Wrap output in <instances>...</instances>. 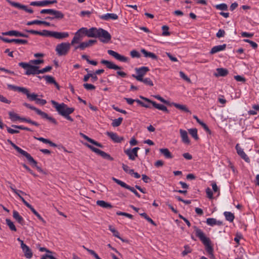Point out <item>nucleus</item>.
Here are the masks:
<instances>
[{
	"label": "nucleus",
	"mask_w": 259,
	"mask_h": 259,
	"mask_svg": "<svg viewBox=\"0 0 259 259\" xmlns=\"http://www.w3.org/2000/svg\"><path fill=\"white\" fill-rule=\"evenodd\" d=\"M85 36L88 37L98 38L103 43H108L111 39L110 34L102 28L91 27L88 29L87 27H81L75 33L71 44L73 46L79 43Z\"/></svg>",
	"instance_id": "obj_1"
},
{
	"label": "nucleus",
	"mask_w": 259,
	"mask_h": 259,
	"mask_svg": "<svg viewBox=\"0 0 259 259\" xmlns=\"http://www.w3.org/2000/svg\"><path fill=\"white\" fill-rule=\"evenodd\" d=\"M18 65L25 70V74L27 75H36L40 73H44L51 70L52 67L48 66L41 69H39V67L37 65H31L27 62H19Z\"/></svg>",
	"instance_id": "obj_2"
},
{
	"label": "nucleus",
	"mask_w": 259,
	"mask_h": 259,
	"mask_svg": "<svg viewBox=\"0 0 259 259\" xmlns=\"http://www.w3.org/2000/svg\"><path fill=\"white\" fill-rule=\"evenodd\" d=\"M193 228L194 230L196 237L199 238L200 240L205 246L206 252L210 255V258L213 257V248L211 245V241L210 239L207 237L203 231L197 226H194Z\"/></svg>",
	"instance_id": "obj_3"
},
{
	"label": "nucleus",
	"mask_w": 259,
	"mask_h": 259,
	"mask_svg": "<svg viewBox=\"0 0 259 259\" xmlns=\"http://www.w3.org/2000/svg\"><path fill=\"white\" fill-rule=\"evenodd\" d=\"M8 88L14 91L21 92L26 95L27 98L31 101H35L37 100L38 95L35 93H30L29 90L24 87H18L12 84H8Z\"/></svg>",
	"instance_id": "obj_4"
},
{
	"label": "nucleus",
	"mask_w": 259,
	"mask_h": 259,
	"mask_svg": "<svg viewBox=\"0 0 259 259\" xmlns=\"http://www.w3.org/2000/svg\"><path fill=\"white\" fill-rule=\"evenodd\" d=\"M51 103L56 109L58 113L62 116H64L69 111H71L72 107H68V106L64 103L59 104L54 100H51Z\"/></svg>",
	"instance_id": "obj_5"
},
{
	"label": "nucleus",
	"mask_w": 259,
	"mask_h": 259,
	"mask_svg": "<svg viewBox=\"0 0 259 259\" xmlns=\"http://www.w3.org/2000/svg\"><path fill=\"white\" fill-rule=\"evenodd\" d=\"M72 45L69 42H61L58 44L55 48V51L59 56H65L67 55Z\"/></svg>",
	"instance_id": "obj_6"
},
{
	"label": "nucleus",
	"mask_w": 259,
	"mask_h": 259,
	"mask_svg": "<svg viewBox=\"0 0 259 259\" xmlns=\"http://www.w3.org/2000/svg\"><path fill=\"white\" fill-rule=\"evenodd\" d=\"M137 75L133 74L132 76L137 80H142V78L149 71L148 67L142 66L135 69Z\"/></svg>",
	"instance_id": "obj_7"
},
{
	"label": "nucleus",
	"mask_w": 259,
	"mask_h": 259,
	"mask_svg": "<svg viewBox=\"0 0 259 259\" xmlns=\"http://www.w3.org/2000/svg\"><path fill=\"white\" fill-rule=\"evenodd\" d=\"M140 98L143 100L144 101L147 102V103H151V104H152L154 108L158 110L165 112L167 113H169V110L167 109V107L165 106L162 104H158L156 102L151 100L149 99L142 96H140Z\"/></svg>",
	"instance_id": "obj_8"
},
{
	"label": "nucleus",
	"mask_w": 259,
	"mask_h": 259,
	"mask_svg": "<svg viewBox=\"0 0 259 259\" xmlns=\"http://www.w3.org/2000/svg\"><path fill=\"white\" fill-rule=\"evenodd\" d=\"M87 146L93 152L96 153L97 154L101 156L102 157L105 159L109 160L110 161L113 160V158L109 154L102 151L94 146L87 144Z\"/></svg>",
	"instance_id": "obj_9"
},
{
	"label": "nucleus",
	"mask_w": 259,
	"mask_h": 259,
	"mask_svg": "<svg viewBox=\"0 0 259 259\" xmlns=\"http://www.w3.org/2000/svg\"><path fill=\"white\" fill-rule=\"evenodd\" d=\"M112 180L114 182H115L118 185H120L121 187L124 188L126 189H128L131 192H132L137 197L139 198L140 197V195L134 187H132L127 185L125 183L115 178H112Z\"/></svg>",
	"instance_id": "obj_10"
},
{
	"label": "nucleus",
	"mask_w": 259,
	"mask_h": 259,
	"mask_svg": "<svg viewBox=\"0 0 259 259\" xmlns=\"http://www.w3.org/2000/svg\"><path fill=\"white\" fill-rule=\"evenodd\" d=\"M140 149L138 147H135L131 149H127L124 150V153L127 155L129 159L132 160H135L136 158L138 156V151Z\"/></svg>",
	"instance_id": "obj_11"
},
{
	"label": "nucleus",
	"mask_w": 259,
	"mask_h": 259,
	"mask_svg": "<svg viewBox=\"0 0 259 259\" xmlns=\"http://www.w3.org/2000/svg\"><path fill=\"white\" fill-rule=\"evenodd\" d=\"M57 3V0H45L42 1L32 2L30 3V5L32 6L45 7L50 4H56Z\"/></svg>",
	"instance_id": "obj_12"
},
{
	"label": "nucleus",
	"mask_w": 259,
	"mask_h": 259,
	"mask_svg": "<svg viewBox=\"0 0 259 259\" xmlns=\"http://www.w3.org/2000/svg\"><path fill=\"white\" fill-rule=\"evenodd\" d=\"M25 32L33 34H36V35H39L41 36H51L52 37V34L53 31H49L47 30H43L42 31H39L37 30H28V29H25L24 30Z\"/></svg>",
	"instance_id": "obj_13"
},
{
	"label": "nucleus",
	"mask_w": 259,
	"mask_h": 259,
	"mask_svg": "<svg viewBox=\"0 0 259 259\" xmlns=\"http://www.w3.org/2000/svg\"><path fill=\"white\" fill-rule=\"evenodd\" d=\"M107 53L109 55L112 56L114 58L117 59V60L122 62H126L128 61V58L121 55L120 54H118L116 52H115L111 50H108L107 51Z\"/></svg>",
	"instance_id": "obj_14"
},
{
	"label": "nucleus",
	"mask_w": 259,
	"mask_h": 259,
	"mask_svg": "<svg viewBox=\"0 0 259 259\" xmlns=\"http://www.w3.org/2000/svg\"><path fill=\"white\" fill-rule=\"evenodd\" d=\"M235 149L236 150L237 153L238 155H239L241 158L245 160L246 162H250V159L248 156L244 152V150L240 146L239 144H237L235 146Z\"/></svg>",
	"instance_id": "obj_15"
},
{
	"label": "nucleus",
	"mask_w": 259,
	"mask_h": 259,
	"mask_svg": "<svg viewBox=\"0 0 259 259\" xmlns=\"http://www.w3.org/2000/svg\"><path fill=\"white\" fill-rule=\"evenodd\" d=\"M0 39L7 43L15 42L18 44L26 45L28 41L26 39H9L0 36Z\"/></svg>",
	"instance_id": "obj_16"
},
{
	"label": "nucleus",
	"mask_w": 259,
	"mask_h": 259,
	"mask_svg": "<svg viewBox=\"0 0 259 259\" xmlns=\"http://www.w3.org/2000/svg\"><path fill=\"white\" fill-rule=\"evenodd\" d=\"M21 247L27 258H31L33 256V252L31 249L23 241H21Z\"/></svg>",
	"instance_id": "obj_17"
},
{
	"label": "nucleus",
	"mask_w": 259,
	"mask_h": 259,
	"mask_svg": "<svg viewBox=\"0 0 259 259\" xmlns=\"http://www.w3.org/2000/svg\"><path fill=\"white\" fill-rule=\"evenodd\" d=\"M106 134L115 143H120L124 140L123 137H119L115 133L107 132Z\"/></svg>",
	"instance_id": "obj_18"
},
{
	"label": "nucleus",
	"mask_w": 259,
	"mask_h": 259,
	"mask_svg": "<svg viewBox=\"0 0 259 259\" xmlns=\"http://www.w3.org/2000/svg\"><path fill=\"white\" fill-rule=\"evenodd\" d=\"M36 113L38 115L41 116L42 118L48 119V120H49L50 121H51V122L55 124H57V122L54 118L49 116L47 113L41 111L39 109H37V111H36Z\"/></svg>",
	"instance_id": "obj_19"
},
{
	"label": "nucleus",
	"mask_w": 259,
	"mask_h": 259,
	"mask_svg": "<svg viewBox=\"0 0 259 259\" xmlns=\"http://www.w3.org/2000/svg\"><path fill=\"white\" fill-rule=\"evenodd\" d=\"M101 63L106 65L108 68L110 69L118 70L121 69V67L115 65L113 62L108 60L103 59L101 61Z\"/></svg>",
	"instance_id": "obj_20"
},
{
	"label": "nucleus",
	"mask_w": 259,
	"mask_h": 259,
	"mask_svg": "<svg viewBox=\"0 0 259 259\" xmlns=\"http://www.w3.org/2000/svg\"><path fill=\"white\" fill-rule=\"evenodd\" d=\"M69 36V33L67 32L53 31L52 37L56 39H62Z\"/></svg>",
	"instance_id": "obj_21"
},
{
	"label": "nucleus",
	"mask_w": 259,
	"mask_h": 259,
	"mask_svg": "<svg viewBox=\"0 0 259 259\" xmlns=\"http://www.w3.org/2000/svg\"><path fill=\"white\" fill-rule=\"evenodd\" d=\"M180 133L182 142L185 144H189L190 141L188 138L187 132L185 130L180 129Z\"/></svg>",
	"instance_id": "obj_22"
},
{
	"label": "nucleus",
	"mask_w": 259,
	"mask_h": 259,
	"mask_svg": "<svg viewBox=\"0 0 259 259\" xmlns=\"http://www.w3.org/2000/svg\"><path fill=\"white\" fill-rule=\"evenodd\" d=\"M228 73L229 71L227 69L224 68H219L217 69V72L214 74V75L215 77H224L227 76Z\"/></svg>",
	"instance_id": "obj_23"
},
{
	"label": "nucleus",
	"mask_w": 259,
	"mask_h": 259,
	"mask_svg": "<svg viewBox=\"0 0 259 259\" xmlns=\"http://www.w3.org/2000/svg\"><path fill=\"white\" fill-rule=\"evenodd\" d=\"M226 44L214 46L210 51V54H214L220 51H224L226 48Z\"/></svg>",
	"instance_id": "obj_24"
},
{
	"label": "nucleus",
	"mask_w": 259,
	"mask_h": 259,
	"mask_svg": "<svg viewBox=\"0 0 259 259\" xmlns=\"http://www.w3.org/2000/svg\"><path fill=\"white\" fill-rule=\"evenodd\" d=\"M118 17L117 15L114 13H107L100 17L101 19L104 20H108L109 19L116 20L118 19Z\"/></svg>",
	"instance_id": "obj_25"
},
{
	"label": "nucleus",
	"mask_w": 259,
	"mask_h": 259,
	"mask_svg": "<svg viewBox=\"0 0 259 259\" xmlns=\"http://www.w3.org/2000/svg\"><path fill=\"white\" fill-rule=\"evenodd\" d=\"M13 217L17 221L18 223L21 224V225H24V219L19 214V212L16 210H13Z\"/></svg>",
	"instance_id": "obj_26"
},
{
	"label": "nucleus",
	"mask_w": 259,
	"mask_h": 259,
	"mask_svg": "<svg viewBox=\"0 0 259 259\" xmlns=\"http://www.w3.org/2000/svg\"><path fill=\"white\" fill-rule=\"evenodd\" d=\"M141 51L146 58H151L153 60H157L158 59V57L154 53L148 52L144 49H142Z\"/></svg>",
	"instance_id": "obj_27"
},
{
	"label": "nucleus",
	"mask_w": 259,
	"mask_h": 259,
	"mask_svg": "<svg viewBox=\"0 0 259 259\" xmlns=\"http://www.w3.org/2000/svg\"><path fill=\"white\" fill-rule=\"evenodd\" d=\"M97 42L96 39H90L88 41L81 42L80 47H82V49L84 50L86 48L92 46Z\"/></svg>",
	"instance_id": "obj_28"
},
{
	"label": "nucleus",
	"mask_w": 259,
	"mask_h": 259,
	"mask_svg": "<svg viewBox=\"0 0 259 259\" xmlns=\"http://www.w3.org/2000/svg\"><path fill=\"white\" fill-rule=\"evenodd\" d=\"M34 138L36 140H37L40 141V142H42V143H44L45 144H48L50 145V146L54 147H56L57 146V144L53 143V142H52L51 141H50L49 139H45L42 137L37 138L36 137H34Z\"/></svg>",
	"instance_id": "obj_29"
},
{
	"label": "nucleus",
	"mask_w": 259,
	"mask_h": 259,
	"mask_svg": "<svg viewBox=\"0 0 259 259\" xmlns=\"http://www.w3.org/2000/svg\"><path fill=\"white\" fill-rule=\"evenodd\" d=\"M54 19L61 20L64 18V14L60 11L54 10H53V14Z\"/></svg>",
	"instance_id": "obj_30"
},
{
	"label": "nucleus",
	"mask_w": 259,
	"mask_h": 259,
	"mask_svg": "<svg viewBox=\"0 0 259 259\" xmlns=\"http://www.w3.org/2000/svg\"><path fill=\"white\" fill-rule=\"evenodd\" d=\"M160 152L166 158H172V155L167 148H161L159 149Z\"/></svg>",
	"instance_id": "obj_31"
},
{
	"label": "nucleus",
	"mask_w": 259,
	"mask_h": 259,
	"mask_svg": "<svg viewBox=\"0 0 259 259\" xmlns=\"http://www.w3.org/2000/svg\"><path fill=\"white\" fill-rule=\"evenodd\" d=\"M9 117L12 121H16L17 120L22 121L23 117L19 116L17 114L14 112L10 111L9 112Z\"/></svg>",
	"instance_id": "obj_32"
},
{
	"label": "nucleus",
	"mask_w": 259,
	"mask_h": 259,
	"mask_svg": "<svg viewBox=\"0 0 259 259\" xmlns=\"http://www.w3.org/2000/svg\"><path fill=\"white\" fill-rule=\"evenodd\" d=\"M97 204L101 207L105 208H111L112 206L111 203L105 202L103 200H98L97 201Z\"/></svg>",
	"instance_id": "obj_33"
},
{
	"label": "nucleus",
	"mask_w": 259,
	"mask_h": 259,
	"mask_svg": "<svg viewBox=\"0 0 259 259\" xmlns=\"http://www.w3.org/2000/svg\"><path fill=\"white\" fill-rule=\"evenodd\" d=\"M37 218V219L41 221L44 225L46 224V221L41 217L38 212L33 208L32 206L29 208Z\"/></svg>",
	"instance_id": "obj_34"
},
{
	"label": "nucleus",
	"mask_w": 259,
	"mask_h": 259,
	"mask_svg": "<svg viewBox=\"0 0 259 259\" xmlns=\"http://www.w3.org/2000/svg\"><path fill=\"white\" fill-rule=\"evenodd\" d=\"M18 153L25 156L30 163L32 162V161H33L34 158L31 156V155L23 149H21Z\"/></svg>",
	"instance_id": "obj_35"
},
{
	"label": "nucleus",
	"mask_w": 259,
	"mask_h": 259,
	"mask_svg": "<svg viewBox=\"0 0 259 259\" xmlns=\"http://www.w3.org/2000/svg\"><path fill=\"white\" fill-rule=\"evenodd\" d=\"M224 215L226 220L228 221H229L230 222H232L234 220V214L231 212L225 211L224 212Z\"/></svg>",
	"instance_id": "obj_36"
},
{
	"label": "nucleus",
	"mask_w": 259,
	"mask_h": 259,
	"mask_svg": "<svg viewBox=\"0 0 259 259\" xmlns=\"http://www.w3.org/2000/svg\"><path fill=\"white\" fill-rule=\"evenodd\" d=\"M172 105L176 108H177V109H179V110L183 111L185 112H190V110L188 109V108L185 105H181V104L175 103H173Z\"/></svg>",
	"instance_id": "obj_37"
},
{
	"label": "nucleus",
	"mask_w": 259,
	"mask_h": 259,
	"mask_svg": "<svg viewBox=\"0 0 259 259\" xmlns=\"http://www.w3.org/2000/svg\"><path fill=\"white\" fill-rule=\"evenodd\" d=\"M189 134L195 140H198L199 137L197 134V130L196 128H190L188 130Z\"/></svg>",
	"instance_id": "obj_38"
},
{
	"label": "nucleus",
	"mask_w": 259,
	"mask_h": 259,
	"mask_svg": "<svg viewBox=\"0 0 259 259\" xmlns=\"http://www.w3.org/2000/svg\"><path fill=\"white\" fill-rule=\"evenodd\" d=\"M19 31L17 30H10L9 31L3 32L2 34L4 35H9V36H15L16 37H19Z\"/></svg>",
	"instance_id": "obj_39"
},
{
	"label": "nucleus",
	"mask_w": 259,
	"mask_h": 259,
	"mask_svg": "<svg viewBox=\"0 0 259 259\" xmlns=\"http://www.w3.org/2000/svg\"><path fill=\"white\" fill-rule=\"evenodd\" d=\"M6 224L7 225L9 226L10 229L11 230V231H17V229L15 226V225L14 224L13 222L11 221V220L9 219H7L6 220Z\"/></svg>",
	"instance_id": "obj_40"
},
{
	"label": "nucleus",
	"mask_w": 259,
	"mask_h": 259,
	"mask_svg": "<svg viewBox=\"0 0 259 259\" xmlns=\"http://www.w3.org/2000/svg\"><path fill=\"white\" fill-rule=\"evenodd\" d=\"M109 230L112 232L114 236L122 240V238L119 236V233L111 225L109 226Z\"/></svg>",
	"instance_id": "obj_41"
},
{
	"label": "nucleus",
	"mask_w": 259,
	"mask_h": 259,
	"mask_svg": "<svg viewBox=\"0 0 259 259\" xmlns=\"http://www.w3.org/2000/svg\"><path fill=\"white\" fill-rule=\"evenodd\" d=\"M122 120L123 118L119 117L117 119L113 120L111 124L113 127H117L121 124Z\"/></svg>",
	"instance_id": "obj_42"
},
{
	"label": "nucleus",
	"mask_w": 259,
	"mask_h": 259,
	"mask_svg": "<svg viewBox=\"0 0 259 259\" xmlns=\"http://www.w3.org/2000/svg\"><path fill=\"white\" fill-rule=\"evenodd\" d=\"M253 110H250L248 112L249 115H254L257 114V111H259V105H254L252 106Z\"/></svg>",
	"instance_id": "obj_43"
},
{
	"label": "nucleus",
	"mask_w": 259,
	"mask_h": 259,
	"mask_svg": "<svg viewBox=\"0 0 259 259\" xmlns=\"http://www.w3.org/2000/svg\"><path fill=\"white\" fill-rule=\"evenodd\" d=\"M43 78H45L46 82L50 84H53L55 82V80L54 78L50 75H44L42 76Z\"/></svg>",
	"instance_id": "obj_44"
},
{
	"label": "nucleus",
	"mask_w": 259,
	"mask_h": 259,
	"mask_svg": "<svg viewBox=\"0 0 259 259\" xmlns=\"http://www.w3.org/2000/svg\"><path fill=\"white\" fill-rule=\"evenodd\" d=\"M10 4L11 5V6H12L15 8H17L19 9H21L23 10H24V9L25 8V6H26L25 5H22L19 3L14 2H11Z\"/></svg>",
	"instance_id": "obj_45"
},
{
	"label": "nucleus",
	"mask_w": 259,
	"mask_h": 259,
	"mask_svg": "<svg viewBox=\"0 0 259 259\" xmlns=\"http://www.w3.org/2000/svg\"><path fill=\"white\" fill-rule=\"evenodd\" d=\"M215 8L217 10H222V11H227L228 10V6L227 4L225 3H222L221 4L217 5L215 6Z\"/></svg>",
	"instance_id": "obj_46"
},
{
	"label": "nucleus",
	"mask_w": 259,
	"mask_h": 259,
	"mask_svg": "<svg viewBox=\"0 0 259 259\" xmlns=\"http://www.w3.org/2000/svg\"><path fill=\"white\" fill-rule=\"evenodd\" d=\"M21 121L26 122L30 123V124L34 125L36 126H38L39 125V124L37 122L33 121L29 118H27L25 117H23Z\"/></svg>",
	"instance_id": "obj_47"
},
{
	"label": "nucleus",
	"mask_w": 259,
	"mask_h": 259,
	"mask_svg": "<svg viewBox=\"0 0 259 259\" xmlns=\"http://www.w3.org/2000/svg\"><path fill=\"white\" fill-rule=\"evenodd\" d=\"M140 81L143 82L146 85L152 87L153 85V81L150 78H142V80H139Z\"/></svg>",
	"instance_id": "obj_48"
},
{
	"label": "nucleus",
	"mask_w": 259,
	"mask_h": 259,
	"mask_svg": "<svg viewBox=\"0 0 259 259\" xmlns=\"http://www.w3.org/2000/svg\"><path fill=\"white\" fill-rule=\"evenodd\" d=\"M87 141H88L89 142L95 145V146L99 147H100V148L103 147V146L101 143L95 141L94 140H93L89 137L88 138V139H87Z\"/></svg>",
	"instance_id": "obj_49"
},
{
	"label": "nucleus",
	"mask_w": 259,
	"mask_h": 259,
	"mask_svg": "<svg viewBox=\"0 0 259 259\" xmlns=\"http://www.w3.org/2000/svg\"><path fill=\"white\" fill-rule=\"evenodd\" d=\"M162 29L163 30L162 35L163 36H168L170 35V33L168 31L169 27L166 25H163L162 27Z\"/></svg>",
	"instance_id": "obj_50"
},
{
	"label": "nucleus",
	"mask_w": 259,
	"mask_h": 259,
	"mask_svg": "<svg viewBox=\"0 0 259 259\" xmlns=\"http://www.w3.org/2000/svg\"><path fill=\"white\" fill-rule=\"evenodd\" d=\"M116 214L118 215H122V216H125L129 219H133V215L130 214V213H126V212H121V211H117L116 212Z\"/></svg>",
	"instance_id": "obj_51"
},
{
	"label": "nucleus",
	"mask_w": 259,
	"mask_h": 259,
	"mask_svg": "<svg viewBox=\"0 0 259 259\" xmlns=\"http://www.w3.org/2000/svg\"><path fill=\"white\" fill-rule=\"evenodd\" d=\"M206 223L210 226L216 225V219L214 218H208L206 220Z\"/></svg>",
	"instance_id": "obj_52"
},
{
	"label": "nucleus",
	"mask_w": 259,
	"mask_h": 259,
	"mask_svg": "<svg viewBox=\"0 0 259 259\" xmlns=\"http://www.w3.org/2000/svg\"><path fill=\"white\" fill-rule=\"evenodd\" d=\"M71 111H69L66 114H65L63 117H64L66 119L72 122L73 121V119L69 115L70 114L73 113L74 111V108H73Z\"/></svg>",
	"instance_id": "obj_53"
},
{
	"label": "nucleus",
	"mask_w": 259,
	"mask_h": 259,
	"mask_svg": "<svg viewBox=\"0 0 259 259\" xmlns=\"http://www.w3.org/2000/svg\"><path fill=\"white\" fill-rule=\"evenodd\" d=\"M130 55L132 58H139L140 57V54L139 52L135 50H133L130 52Z\"/></svg>",
	"instance_id": "obj_54"
},
{
	"label": "nucleus",
	"mask_w": 259,
	"mask_h": 259,
	"mask_svg": "<svg viewBox=\"0 0 259 259\" xmlns=\"http://www.w3.org/2000/svg\"><path fill=\"white\" fill-rule=\"evenodd\" d=\"M136 102L138 104L140 105L142 107H145L147 108H151V107L150 105V103H148V104H146L140 100H137L136 101Z\"/></svg>",
	"instance_id": "obj_55"
},
{
	"label": "nucleus",
	"mask_w": 259,
	"mask_h": 259,
	"mask_svg": "<svg viewBox=\"0 0 259 259\" xmlns=\"http://www.w3.org/2000/svg\"><path fill=\"white\" fill-rule=\"evenodd\" d=\"M179 73L180 77L184 80L188 82H191V79L185 74L184 72L181 71Z\"/></svg>",
	"instance_id": "obj_56"
},
{
	"label": "nucleus",
	"mask_w": 259,
	"mask_h": 259,
	"mask_svg": "<svg viewBox=\"0 0 259 259\" xmlns=\"http://www.w3.org/2000/svg\"><path fill=\"white\" fill-rule=\"evenodd\" d=\"M42 63H44L43 60L36 59V60H32L29 61L28 63L31 65H32V64L39 65Z\"/></svg>",
	"instance_id": "obj_57"
},
{
	"label": "nucleus",
	"mask_w": 259,
	"mask_h": 259,
	"mask_svg": "<svg viewBox=\"0 0 259 259\" xmlns=\"http://www.w3.org/2000/svg\"><path fill=\"white\" fill-rule=\"evenodd\" d=\"M83 86L87 90H93L96 89V87L95 85L90 83H84Z\"/></svg>",
	"instance_id": "obj_58"
},
{
	"label": "nucleus",
	"mask_w": 259,
	"mask_h": 259,
	"mask_svg": "<svg viewBox=\"0 0 259 259\" xmlns=\"http://www.w3.org/2000/svg\"><path fill=\"white\" fill-rule=\"evenodd\" d=\"M185 250L183 251L182 254L183 256L186 255L188 253L191 252L192 250L188 245H185L184 246Z\"/></svg>",
	"instance_id": "obj_59"
},
{
	"label": "nucleus",
	"mask_w": 259,
	"mask_h": 259,
	"mask_svg": "<svg viewBox=\"0 0 259 259\" xmlns=\"http://www.w3.org/2000/svg\"><path fill=\"white\" fill-rule=\"evenodd\" d=\"M8 143H9L18 152L21 149L19 147L14 144L11 140L8 139L7 140Z\"/></svg>",
	"instance_id": "obj_60"
},
{
	"label": "nucleus",
	"mask_w": 259,
	"mask_h": 259,
	"mask_svg": "<svg viewBox=\"0 0 259 259\" xmlns=\"http://www.w3.org/2000/svg\"><path fill=\"white\" fill-rule=\"evenodd\" d=\"M87 251H88V252L92 255L96 259H99L100 258L94 250L90 249H87Z\"/></svg>",
	"instance_id": "obj_61"
},
{
	"label": "nucleus",
	"mask_w": 259,
	"mask_h": 259,
	"mask_svg": "<svg viewBox=\"0 0 259 259\" xmlns=\"http://www.w3.org/2000/svg\"><path fill=\"white\" fill-rule=\"evenodd\" d=\"M225 35V31L223 29H219L218 32L216 34V36L218 38H221L222 37H224Z\"/></svg>",
	"instance_id": "obj_62"
},
{
	"label": "nucleus",
	"mask_w": 259,
	"mask_h": 259,
	"mask_svg": "<svg viewBox=\"0 0 259 259\" xmlns=\"http://www.w3.org/2000/svg\"><path fill=\"white\" fill-rule=\"evenodd\" d=\"M234 78L237 81L245 82L246 81V79L244 77L239 75L234 76Z\"/></svg>",
	"instance_id": "obj_63"
},
{
	"label": "nucleus",
	"mask_w": 259,
	"mask_h": 259,
	"mask_svg": "<svg viewBox=\"0 0 259 259\" xmlns=\"http://www.w3.org/2000/svg\"><path fill=\"white\" fill-rule=\"evenodd\" d=\"M206 193L207 196L209 199H212L213 198V193L211 190L209 188H207L206 189Z\"/></svg>",
	"instance_id": "obj_64"
}]
</instances>
